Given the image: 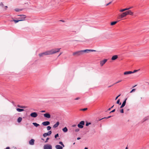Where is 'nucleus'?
I'll list each match as a JSON object with an SVG mask.
<instances>
[{"instance_id": "obj_57", "label": "nucleus", "mask_w": 149, "mask_h": 149, "mask_svg": "<svg viewBox=\"0 0 149 149\" xmlns=\"http://www.w3.org/2000/svg\"><path fill=\"white\" fill-rule=\"evenodd\" d=\"M76 125H72V127H75L76 126Z\"/></svg>"}, {"instance_id": "obj_61", "label": "nucleus", "mask_w": 149, "mask_h": 149, "mask_svg": "<svg viewBox=\"0 0 149 149\" xmlns=\"http://www.w3.org/2000/svg\"><path fill=\"white\" fill-rule=\"evenodd\" d=\"M111 108H109V109H108V110L109 111V110H111Z\"/></svg>"}, {"instance_id": "obj_22", "label": "nucleus", "mask_w": 149, "mask_h": 149, "mask_svg": "<svg viewBox=\"0 0 149 149\" xmlns=\"http://www.w3.org/2000/svg\"><path fill=\"white\" fill-rule=\"evenodd\" d=\"M33 124L35 127H37L38 126L40 125L39 124L36 123H33Z\"/></svg>"}, {"instance_id": "obj_35", "label": "nucleus", "mask_w": 149, "mask_h": 149, "mask_svg": "<svg viewBox=\"0 0 149 149\" xmlns=\"http://www.w3.org/2000/svg\"><path fill=\"white\" fill-rule=\"evenodd\" d=\"M127 100V98L125 99V100H124V101L123 102V103L125 104V105L126 103V101Z\"/></svg>"}, {"instance_id": "obj_64", "label": "nucleus", "mask_w": 149, "mask_h": 149, "mask_svg": "<svg viewBox=\"0 0 149 149\" xmlns=\"http://www.w3.org/2000/svg\"><path fill=\"white\" fill-rule=\"evenodd\" d=\"M125 149H128V148L127 147H126Z\"/></svg>"}, {"instance_id": "obj_47", "label": "nucleus", "mask_w": 149, "mask_h": 149, "mask_svg": "<svg viewBox=\"0 0 149 149\" xmlns=\"http://www.w3.org/2000/svg\"><path fill=\"white\" fill-rule=\"evenodd\" d=\"M7 8H8V6H4V7H3V8H4V9H6Z\"/></svg>"}, {"instance_id": "obj_56", "label": "nucleus", "mask_w": 149, "mask_h": 149, "mask_svg": "<svg viewBox=\"0 0 149 149\" xmlns=\"http://www.w3.org/2000/svg\"><path fill=\"white\" fill-rule=\"evenodd\" d=\"M59 21L62 22H65V21L64 20H60Z\"/></svg>"}, {"instance_id": "obj_6", "label": "nucleus", "mask_w": 149, "mask_h": 149, "mask_svg": "<svg viewBox=\"0 0 149 149\" xmlns=\"http://www.w3.org/2000/svg\"><path fill=\"white\" fill-rule=\"evenodd\" d=\"M30 116L32 117L36 118L38 116V114L36 112H33L31 113Z\"/></svg>"}, {"instance_id": "obj_28", "label": "nucleus", "mask_w": 149, "mask_h": 149, "mask_svg": "<svg viewBox=\"0 0 149 149\" xmlns=\"http://www.w3.org/2000/svg\"><path fill=\"white\" fill-rule=\"evenodd\" d=\"M116 103L117 104H118L119 105H120L121 104V102H120V99H118L116 102Z\"/></svg>"}, {"instance_id": "obj_40", "label": "nucleus", "mask_w": 149, "mask_h": 149, "mask_svg": "<svg viewBox=\"0 0 149 149\" xmlns=\"http://www.w3.org/2000/svg\"><path fill=\"white\" fill-rule=\"evenodd\" d=\"M139 70H134L133 71H132V72H133V73H134L135 72H137Z\"/></svg>"}, {"instance_id": "obj_45", "label": "nucleus", "mask_w": 149, "mask_h": 149, "mask_svg": "<svg viewBox=\"0 0 149 149\" xmlns=\"http://www.w3.org/2000/svg\"><path fill=\"white\" fill-rule=\"evenodd\" d=\"M90 50V52H95V50H92V49H89Z\"/></svg>"}, {"instance_id": "obj_4", "label": "nucleus", "mask_w": 149, "mask_h": 149, "mask_svg": "<svg viewBox=\"0 0 149 149\" xmlns=\"http://www.w3.org/2000/svg\"><path fill=\"white\" fill-rule=\"evenodd\" d=\"M85 124V122L84 121H81L78 125V127L80 128H82L83 127V125Z\"/></svg>"}, {"instance_id": "obj_20", "label": "nucleus", "mask_w": 149, "mask_h": 149, "mask_svg": "<svg viewBox=\"0 0 149 149\" xmlns=\"http://www.w3.org/2000/svg\"><path fill=\"white\" fill-rule=\"evenodd\" d=\"M23 20L22 19H19L18 20H13L12 21H14L15 23H16L19 21H23Z\"/></svg>"}, {"instance_id": "obj_54", "label": "nucleus", "mask_w": 149, "mask_h": 149, "mask_svg": "<svg viewBox=\"0 0 149 149\" xmlns=\"http://www.w3.org/2000/svg\"><path fill=\"white\" fill-rule=\"evenodd\" d=\"M120 10V11L121 12H123L125 10Z\"/></svg>"}, {"instance_id": "obj_31", "label": "nucleus", "mask_w": 149, "mask_h": 149, "mask_svg": "<svg viewBox=\"0 0 149 149\" xmlns=\"http://www.w3.org/2000/svg\"><path fill=\"white\" fill-rule=\"evenodd\" d=\"M91 124V123H88L87 122H86V126H88L89 125H90Z\"/></svg>"}, {"instance_id": "obj_50", "label": "nucleus", "mask_w": 149, "mask_h": 149, "mask_svg": "<svg viewBox=\"0 0 149 149\" xmlns=\"http://www.w3.org/2000/svg\"><path fill=\"white\" fill-rule=\"evenodd\" d=\"M40 112L41 113H44L45 112V110H42L40 111Z\"/></svg>"}, {"instance_id": "obj_33", "label": "nucleus", "mask_w": 149, "mask_h": 149, "mask_svg": "<svg viewBox=\"0 0 149 149\" xmlns=\"http://www.w3.org/2000/svg\"><path fill=\"white\" fill-rule=\"evenodd\" d=\"M0 6L2 7L3 8L4 7V5L2 2H1L0 4Z\"/></svg>"}, {"instance_id": "obj_43", "label": "nucleus", "mask_w": 149, "mask_h": 149, "mask_svg": "<svg viewBox=\"0 0 149 149\" xmlns=\"http://www.w3.org/2000/svg\"><path fill=\"white\" fill-rule=\"evenodd\" d=\"M79 130V129L78 128H77L75 130V131L76 132H78Z\"/></svg>"}, {"instance_id": "obj_27", "label": "nucleus", "mask_w": 149, "mask_h": 149, "mask_svg": "<svg viewBox=\"0 0 149 149\" xmlns=\"http://www.w3.org/2000/svg\"><path fill=\"white\" fill-rule=\"evenodd\" d=\"M133 7L132 6H131L129 8H127L123 9H130L133 8Z\"/></svg>"}, {"instance_id": "obj_13", "label": "nucleus", "mask_w": 149, "mask_h": 149, "mask_svg": "<svg viewBox=\"0 0 149 149\" xmlns=\"http://www.w3.org/2000/svg\"><path fill=\"white\" fill-rule=\"evenodd\" d=\"M38 55L40 57H43L44 55H46V52L39 54Z\"/></svg>"}, {"instance_id": "obj_37", "label": "nucleus", "mask_w": 149, "mask_h": 149, "mask_svg": "<svg viewBox=\"0 0 149 149\" xmlns=\"http://www.w3.org/2000/svg\"><path fill=\"white\" fill-rule=\"evenodd\" d=\"M136 89H132L130 92V93H132L134 91H135Z\"/></svg>"}, {"instance_id": "obj_2", "label": "nucleus", "mask_w": 149, "mask_h": 149, "mask_svg": "<svg viewBox=\"0 0 149 149\" xmlns=\"http://www.w3.org/2000/svg\"><path fill=\"white\" fill-rule=\"evenodd\" d=\"M133 14V13L130 10H129L128 11H126L123 13L121 15L119 16V18H121L124 17H125L127 15H132Z\"/></svg>"}, {"instance_id": "obj_25", "label": "nucleus", "mask_w": 149, "mask_h": 149, "mask_svg": "<svg viewBox=\"0 0 149 149\" xmlns=\"http://www.w3.org/2000/svg\"><path fill=\"white\" fill-rule=\"evenodd\" d=\"M148 118L147 117H146L144 118L143 119V122H145L146 120H148Z\"/></svg>"}, {"instance_id": "obj_55", "label": "nucleus", "mask_w": 149, "mask_h": 149, "mask_svg": "<svg viewBox=\"0 0 149 149\" xmlns=\"http://www.w3.org/2000/svg\"><path fill=\"white\" fill-rule=\"evenodd\" d=\"M62 52H61V53H60L58 55V57H59V56H60L61 54H62Z\"/></svg>"}, {"instance_id": "obj_49", "label": "nucleus", "mask_w": 149, "mask_h": 149, "mask_svg": "<svg viewBox=\"0 0 149 149\" xmlns=\"http://www.w3.org/2000/svg\"><path fill=\"white\" fill-rule=\"evenodd\" d=\"M79 99H80V98L79 97H77L74 100H79Z\"/></svg>"}, {"instance_id": "obj_38", "label": "nucleus", "mask_w": 149, "mask_h": 149, "mask_svg": "<svg viewBox=\"0 0 149 149\" xmlns=\"http://www.w3.org/2000/svg\"><path fill=\"white\" fill-rule=\"evenodd\" d=\"M115 111V109H113V110H112V111H110L109 113H113V112H114Z\"/></svg>"}, {"instance_id": "obj_34", "label": "nucleus", "mask_w": 149, "mask_h": 149, "mask_svg": "<svg viewBox=\"0 0 149 149\" xmlns=\"http://www.w3.org/2000/svg\"><path fill=\"white\" fill-rule=\"evenodd\" d=\"M59 136V135H58V134H56V135H55V136H54V137H55V138H56V139L57 138V137H58Z\"/></svg>"}, {"instance_id": "obj_32", "label": "nucleus", "mask_w": 149, "mask_h": 149, "mask_svg": "<svg viewBox=\"0 0 149 149\" xmlns=\"http://www.w3.org/2000/svg\"><path fill=\"white\" fill-rule=\"evenodd\" d=\"M87 108H84L82 109H80V110L85 111H86V110H87Z\"/></svg>"}, {"instance_id": "obj_58", "label": "nucleus", "mask_w": 149, "mask_h": 149, "mask_svg": "<svg viewBox=\"0 0 149 149\" xmlns=\"http://www.w3.org/2000/svg\"><path fill=\"white\" fill-rule=\"evenodd\" d=\"M113 85H114V84H113V85H112L109 86H108V88L110 87H111V86H113Z\"/></svg>"}, {"instance_id": "obj_24", "label": "nucleus", "mask_w": 149, "mask_h": 149, "mask_svg": "<svg viewBox=\"0 0 149 149\" xmlns=\"http://www.w3.org/2000/svg\"><path fill=\"white\" fill-rule=\"evenodd\" d=\"M117 22V21H114L111 22V25H113L116 24Z\"/></svg>"}, {"instance_id": "obj_16", "label": "nucleus", "mask_w": 149, "mask_h": 149, "mask_svg": "<svg viewBox=\"0 0 149 149\" xmlns=\"http://www.w3.org/2000/svg\"><path fill=\"white\" fill-rule=\"evenodd\" d=\"M55 148L57 149H62L63 148L62 146L59 145H56L55 146Z\"/></svg>"}, {"instance_id": "obj_17", "label": "nucleus", "mask_w": 149, "mask_h": 149, "mask_svg": "<svg viewBox=\"0 0 149 149\" xmlns=\"http://www.w3.org/2000/svg\"><path fill=\"white\" fill-rule=\"evenodd\" d=\"M82 54H83L84 53H88L90 52L89 49H86L84 50H82Z\"/></svg>"}, {"instance_id": "obj_21", "label": "nucleus", "mask_w": 149, "mask_h": 149, "mask_svg": "<svg viewBox=\"0 0 149 149\" xmlns=\"http://www.w3.org/2000/svg\"><path fill=\"white\" fill-rule=\"evenodd\" d=\"M16 110L18 112H22L24 111V110L23 109H21L20 108H17Z\"/></svg>"}, {"instance_id": "obj_51", "label": "nucleus", "mask_w": 149, "mask_h": 149, "mask_svg": "<svg viewBox=\"0 0 149 149\" xmlns=\"http://www.w3.org/2000/svg\"><path fill=\"white\" fill-rule=\"evenodd\" d=\"M17 106L18 107H19V108H21V106H20V105H17Z\"/></svg>"}, {"instance_id": "obj_60", "label": "nucleus", "mask_w": 149, "mask_h": 149, "mask_svg": "<svg viewBox=\"0 0 149 149\" xmlns=\"http://www.w3.org/2000/svg\"><path fill=\"white\" fill-rule=\"evenodd\" d=\"M61 146L63 147H64L65 146L63 144H62L61 145Z\"/></svg>"}, {"instance_id": "obj_9", "label": "nucleus", "mask_w": 149, "mask_h": 149, "mask_svg": "<svg viewBox=\"0 0 149 149\" xmlns=\"http://www.w3.org/2000/svg\"><path fill=\"white\" fill-rule=\"evenodd\" d=\"M107 59H104L103 60L101 61L100 62V65L101 66H102L107 61Z\"/></svg>"}, {"instance_id": "obj_11", "label": "nucleus", "mask_w": 149, "mask_h": 149, "mask_svg": "<svg viewBox=\"0 0 149 149\" xmlns=\"http://www.w3.org/2000/svg\"><path fill=\"white\" fill-rule=\"evenodd\" d=\"M50 123L49 121H45L42 123V124L44 126H47L49 125Z\"/></svg>"}, {"instance_id": "obj_48", "label": "nucleus", "mask_w": 149, "mask_h": 149, "mask_svg": "<svg viewBox=\"0 0 149 149\" xmlns=\"http://www.w3.org/2000/svg\"><path fill=\"white\" fill-rule=\"evenodd\" d=\"M26 107L24 106H21V108L22 109H24Z\"/></svg>"}, {"instance_id": "obj_18", "label": "nucleus", "mask_w": 149, "mask_h": 149, "mask_svg": "<svg viewBox=\"0 0 149 149\" xmlns=\"http://www.w3.org/2000/svg\"><path fill=\"white\" fill-rule=\"evenodd\" d=\"M59 123L58 122H57L56 123L54 124L53 125V127L54 128H56L59 125Z\"/></svg>"}, {"instance_id": "obj_36", "label": "nucleus", "mask_w": 149, "mask_h": 149, "mask_svg": "<svg viewBox=\"0 0 149 149\" xmlns=\"http://www.w3.org/2000/svg\"><path fill=\"white\" fill-rule=\"evenodd\" d=\"M120 112L121 113H124V110L123 109H121L120 111Z\"/></svg>"}, {"instance_id": "obj_1", "label": "nucleus", "mask_w": 149, "mask_h": 149, "mask_svg": "<svg viewBox=\"0 0 149 149\" xmlns=\"http://www.w3.org/2000/svg\"><path fill=\"white\" fill-rule=\"evenodd\" d=\"M61 48H55L46 51L47 55H51L58 52Z\"/></svg>"}, {"instance_id": "obj_3", "label": "nucleus", "mask_w": 149, "mask_h": 149, "mask_svg": "<svg viewBox=\"0 0 149 149\" xmlns=\"http://www.w3.org/2000/svg\"><path fill=\"white\" fill-rule=\"evenodd\" d=\"M83 54L82 50H80L75 52L73 53V55L74 56H78Z\"/></svg>"}, {"instance_id": "obj_7", "label": "nucleus", "mask_w": 149, "mask_h": 149, "mask_svg": "<svg viewBox=\"0 0 149 149\" xmlns=\"http://www.w3.org/2000/svg\"><path fill=\"white\" fill-rule=\"evenodd\" d=\"M52 132L51 131H49L47 133H44L43 134V136L44 137H45L47 136H50Z\"/></svg>"}, {"instance_id": "obj_41", "label": "nucleus", "mask_w": 149, "mask_h": 149, "mask_svg": "<svg viewBox=\"0 0 149 149\" xmlns=\"http://www.w3.org/2000/svg\"><path fill=\"white\" fill-rule=\"evenodd\" d=\"M122 81V80H120L119 81H117V82H116V83H114L113 84H117L118 83L121 81Z\"/></svg>"}, {"instance_id": "obj_19", "label": "nucleus", "mask_w": 149, "mask_h": 149, "mask_svg": "<svg viewBox=\"0 0 149 149\" xmlns=\"http://www.w3.org/2000/svg\"><path fill=\"white\" fill-rule=\"evenodd\" d=\"M62 130L65 133L67 132L68 129L66 127H65L62 129Z\"/></svg>"}, {"instance_id": "obj_15", "label": "nucleus", "mask_w": 149, "mask_h": 149, "mask_svg": "<svg viewBox=\"0 0 149 149\" xmlns=\"http://www.w3.org/2000/svg\"><path fill=\"white\" fill-rule=\"evenodd\" d=\"M118 58V56L117 55H115L113 56L111 60H116Z\"/></svg>"}, {"instance_id": "obj_42", "label": "nucleus", "mask_w": 149, "mask_h": 149, "mask_svg": "<svg viewBox=\"0 0 149 149\" xmlns=\"http://www.w3.org/2000/svg\"><path fill=\"white\" fill-rule=\"evenodd\" d=\"M111 2H112L111 1L109 2L108 3H107V4H106V6H107L109 4H111Z\"/></svg>"}, {"instance_id": "obj_53", "label": "nucleus", "mask_w": 149, "mask_h": 149, "mask_svg": "<svg viewBox=\"0 0 149 149\" xmlns=\"http://www.w3.org/2000/svg\"><path fill=\"white\" fill-rule=\"evenodd\" d=\"M15 10L16 12H18L20 10Z\"/></svg>"}, {"instance_id": "obj_29", "label": "nucleus", "mask_w": 149, "mask_h": 149, "mask_svg": "<svg viewBox=\"0 0 149 149\" xmlns=\"http://www.w3.org/2000/svg\"><path fill=\"white\" fill-rule=\"evenodd\" d=\"M125 105L123 103H122V104L121 106L120 107V108H122Z\"/></svg>"}, {"instance_id": "obj_39", "label": "nucleus", "mask_w": 149, "mask_h": 149, "mask_svg": "<svg viewBox=\"0 0 149 149\" xmlns=\"http://www.w3.org/2000/svg\"><path fill=\"white\" fill-rule=\"evenodd\" d=\"M49 137H48L47 138L45 141V143H46L48 141L49 139Z\"/></svg>"}, {"instance_id": "obj_46", "label": "nucleus", "mask_w": 149, "mask_h": 149, "mask_svg": "<svg viewBox=\"0 0 149 149\" xmlns=\"http://www.w3.org/2000/svg\"><path fill=\"white\" fill-rule=\"evenodd\" d=\"M59 144H60V145H61L62 144H63V142L61 141H60L59 142Z\"/></svg>"}, {"instance_id": "obj_23", "label": "nucleus", "mask_w": 149, "mask_h": 149, "mask_svg": "<svg viewBox=\"0 0 149 149\" xmlns=\"http://www.w3.org/2000/svg\"><path fill=\"white\" fill-rule=\"evenodd\" d=\"M22 118L21 117H19L17 119V122L19 123H20L22 120Z\"/></svg>"}, {"instance_id": "obj_59", "label": "nucleus", "mask_w": 149, "mask_h": 149, "mask_svg": "<svg viewBox=\"0 0 149 149\" xmlns=\"http://www.w3.org/2000/svg\"><path fill=\"white\" fill-rule=\"evenodd\" d=\"M81 139L80 137H78L77 139L78 140H79Z\"/></svg>"}, {"instance_id": "obj_8", "label": "nucleus", "mask_w": 149, "mask_h": 149, "mask_svg": "<svg viewBox=\"0 0 149 149\" xmlns=\"http://www.w3.org/2000/svg\"><path fill=\"white\" fill-rule=\"evenodd\" d=\"M18 16H20L19 18V19H22L23 20V21L24 20V19L26 17V15H18Z\"/></svg>"}, {"instance_id": "obj_14", "label": "nucleus", "mask_w": 149, "mask_h": 149, "mask_svg": "<svg viewBox=\"0 0 149 149\" xmlns=\"http://www.w3.org/2000/svg\"><path fill=\"white\" fill-rule=\"evenodd\" d=\"M132 73H133L132 71H126V72H125L124 73V75H127V74H131Z\"/></svg>"}, {"instance_id": "obj_62", "label": "nucleus", "mask_w": 149, "mask_h": 149, "mask_svg": "<svg viewBox=\"0 0 149 149\" xmlns=\"http://www.w3.org/2000/svg\"><path fill=\"white\" fill-rule=\"evenodd\" d=\"M114 105H113V106H112L111 107V109L112 108H113V107H114Z\"/></svg>"}, {"instance_id": "obj_10", "label": "nucleus", "mask_w": 149, "mask_h": 149, "mask_svg": "<svg viewBox=\"0 0 149 149\" xmlns=\"http://www.w3.org/2000/svg\"><path fill=\"white\" fill-rule=\"evenodd\" d=\"M44 117L48 118H51V115L49 114V113H47L44 114Z\"/></svg>"}, {"instance_id": "obj_63", "label": "nucleus", "mask_w": 149, "mask_h": 149, "mask_svg": "<svg viewBox=\"0 0 149 149\" xmlns=\"http://www.w3.org/2000/svg\"><path fill=\"white\" fill-rule=\"evenodd\" d=\"M84 149H88V148L87 147H85Z\"/></svg>"}, {"instance_id": "obj_26", "label": "nucleus", "mask_w": 149, "mask_h": 149, "mask_svg": "<svg viewBox=\"0 0 149 149\" xmlns=\"http://www.w3.org/2000/svg\"><path fill=\"white\" fill-rule=\"evenodd\" d=\"M111 116H109L107 117H104V118H101V119H100L99 120H101L102 119H103L104 118H106V119H108V118H111Z\"/></svg>"}, {"instance_id": "obj_12", "label": "nucleus", "mask_w": 149, "mask_h": 149, "mask_svg": "<svg viewBox=\"0 0 149 149\" xmlns=\"http://www.w3.org/2000/svg\"><path fill=\"white\" fill-rule=\"evenodd\" d=\"M35 140L33 139H31L29 141V144L31 145H33L34 143Z\"/></svg>"}, {"instance_id": "obj_44", "label": "nucleus", "mask_w": 149, "mask_h": 149, "mask_svg": "<svg viewBox=\"0 0 149 149\" xmlns=\"http://www.w3.org/2000/svg\"><path fill=\"white\" fill-rule=\"evenodd\" d=\"M120 95V94L118 95L115 98V100H116L118 98V97H119Z\"/></svg>"}, {"instance_id": "obj_52", "label": "nucleus", "mask_w": 149, "mask_h": 149, "mask_svg": "<svg viewBox=\"0 0 149 149\" xmlns=\"http://www.w3.org/2000/svg\"><path fill=\"white\" fill-rule=\"evenodd\" d=\"M5 149H10V148L9 147H7Z\"/></svg>"}, {"instance_id": "obj_30", "label": "nucleus", "mask_w": 149, "mask_h": 149, "mask_svg": "<svg viewBox=\"0 0 149 149\" xmlns=\"http://www.w3.org/2000/svg\"><path fill=\"white\" fill-rule=\"evenodd\" d=\"M51 129V127L50 126H48L47 127V130H49Z\"/></svg>"}, {"instance_id": "obj_5", "label": "nucleus", "mask_w": 149, "mask_h": 149, "mask_svg": "<svg viewBox=\"0 0 149 149\" xmlns=\"http://www.w3.org/2000/svg\"><path fill=\"white\" fill-rule=\"evenodd\" d=\"M52 146L50 144H45L44 146V149H52Z\"/></svg>"}]
</instances>
